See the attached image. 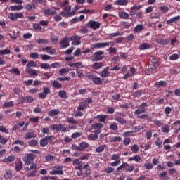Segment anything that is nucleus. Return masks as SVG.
Here are the masks:
<instances>
[{"mask_svg": "<svg viewBox=\"0 0 180 180\" xmlns=\"http://www.w3.org/2000/svg\"><path fill=\"white\" fill-rule=\"evenodd\" d=\"M160 11H162V12L163 13H167V12H168V11H169V8L167 6H160Z\"/></svg>", "mask_w": 180, "mask_h": 180, "instance_id": "53", "label": "nucleus"}, {"mask_svg": "<svg viewBox=\"0 0 180 180\" xmlns=\"http://www.w3.org/2000/svg\"><path fill=\"white\" fill-rule=\"evenodd\" d=\"M34 99L33 97L30 96H27L25 97V102L28 103H32V102H33Z\"/></svg>", "mask_w": 180, "mask_h": 180, "instance_id": "51", "label": "nucleus"}, {"mask_svg": "<svg viewBox=\"0 0 180 180\" xmlns=\"http://www.w3.org/2000/svg\"><path fill=\"white\" fill-rule=\"evenodd\" d=\"M57 41H58V37H51V42L53 44H56V43H57Z\"/></svg>", "mask_w": 180, "mask_h": 180, "instance_id": "61", "label": "nucleus"}, {"mask_svg": "<svg viewBox=\"0 0 180 180\" xmlns=\"http://www.w3.org/2000/svg\"><path fill=\"white\" fill-rule=\"evenodd\" d=\"M89 146V144H88V143L82 142L79 144V147H76L75 149L78 150L79 151H84V150H85V148H88Z\"/></svg>", "mask_w": 180, "mask_h": 180, "instance_id": "9", "label": "nucleus"}, {"mask_svg": "<svg viewBox=\"0 0 180 180\" xmlns=\"http://www.w3.org/2000/svg\"><path fill=\"white\" fill-rule=\"evenodd\" d=\"M107 117H108L107 115H98L96 117V119H98L99 122H105V120H106Z\"/></svg>", "mask_w": 180, "mask_h": 180, "instance_id": "41", "label": "nucleus"}, {"mask_svg": "<svg viewBox=\"0 0 180 180\" xmlns=\"http://www.w3.org/2000/svg\"><path fill=\"white\" fill-rule=\"evenodd\" d=\"M28 144L31 147H34V146H37V144H39V141H37V140L32 139L29 141Z\"/></svg>", "mask_w": 180, "mask_h": 180, "instance_id": "32", "label": "nucleus"}, {"mask_svg": "<svg viewBox=\"0 0 180 180\" xmlns=\"http://www.w3.org/2000/svg\"><path fill=\"white\" fill-rule=\"evenodd\" d=\"M41 57L44 61H46V60L51 59V56H49V55H46V54L41 55Z\"/></svg>", "mask_w": 180, "mask_h": 180, "instance_id": "57", "label": "nucleus"}, {"mask_svg": "<svg viewBox=\"0 0 180 180\" xmlns=\"http://www.w3.org/2000/svg\"><path fill=\"white\" fill-rule=\"evenodd\" d=\"M151 46L147 43H143L140 46V50H147V49H150Z\"/></svg>", "mask_w": 180, "mask_h": 180, "instance_id": "24", "label": "nucleus"}, {"mask_svg": "<svg viewBox=\"0 0 180 180\" xmlns=\"http://www.w3.org/2000/svg\"><path fill=\"white\" fill-rule=\"evenodd\" d=\"M89 139L90 140H96L98 139V135L97 134H90L89 135Z\"/></svg>", "mask_w": 180, "mask_h": 180, "instance_id": "64", "label": "nucleus"}, {"mask_svg": "<svg viewBox=\"0 0 180 180\" xmlns=\"http://www.w3.org/2000/svg\"><path fill=\"white\" fill-rule=\"evenodd\" d=\"M146 112V108H139L135 110V115H141V113H144Z\"/></svg>", "mask_w": 180, "mask_h": 180, "instance_id": "45", "label": "nucleus"}, {"mask_svg": "<svg viewBox=\"0 0 180 180\" xmlns=\"http://www.w3.org/2000/svg\"><path fill=\"white\" fill-rule=\"evenodd\" d=\"M22 168H23V163L22 162V161H20L19 163L16 164L15 169H16V171H20V169H22Z\"/></svg>", "mask_w": 180, "mask_h": 180, "instance_id": "37", "label": "nucleus"}, {"mask_svg": "<svg viewBox=\"0 0 180 180\" xmlns=\"http://www.w3.org/2000/svg\"><path fill=\"white\" fill-rule=\"evenodd\" d=\"M103 54H105V52L102 51L95 52L92 58V61H101V60H103Z\"/></svg>", "mask_w": 180, "mask_h": 180, "instance_id": "1", "label": "nucleus"}, {"mask_svg": "<svg viewBox=\"0 0 180 180\" xmlns=\"http://www.w3.org/2000/svg\"><path fill=\"white\" fill-rule=\"evenodd\" d=\"M49 116H51L52 117L54 116H57V115H60V110H52L49 112Z\"/></svg>", "mask_w": 180, "mask_h": 180, "instance_id": "18", "label": "nucleus"}, {"mask_svg": "<svg viewBox=\"0 0 180 180\" xmlns=\"http://www.w3.org/2000/svg\"><path fill=\"white\" fill-rule=\"evenodd\" d=\"M30 67H36V63L33 60L30 61L27 64V68H30Z\"/></svg>", "mask_w": 180, "mask_h": 180, "instance_id": "50", "label": "nucleus"}, {"mask_svg": "<svg viewBox=\"0 0 180 180\" xmlns=\"http://www.w3.org/2000/svg\"><path fill=\"white\" fill-rule=\"evenodd\" d=\"M43 51H46L48 54H56V49H52L50 46H46L42 49Z\"/></svg>", "mask_w": 180, "mask_h": 180, "instance_id": "14", "label": "nucleus"}, {"mask_svg": "<svg viewBox=\"0 0 180 180\" xmlns=\"http://www.w3.org/2000/svg\"><path fill=\"white\" fill-rule=\"evenodd\" d=\"M21 9H23V6L22 5L12 6L11 7V11H21Z\"/></svg>", "mask_w": 180, "mask_h": 180, "instance_id": "28", "label": "nucleus"}, {"mask_svg": "<svg viewBox=\"0 0 180 180\" xmlns=\"http://www.w3.org/2000/svg\"><path fill=\"white\" fill-rule=\"evenodd\" d=\"M156 43H158V44L165 45L168 44L169 43V41H168V39L159 38L156 39Z\"/></svg>", "mask_w": 180, "mask_h": 180, "instance_id": "13", "label": "nucleus"}, {"mask_svg": "<svg viewBox=\"0 0 180 180\" xmlns=\"http://www.w3.org/2000/svg\"><path fill=\"white\" fill-rule=\"evenodd\" d=\"M36 43H37L38 44H47L49 43V41L47 39H39L36 41Z\"/></svg>", "mask_w": 180, "mask_h": 180, "instance_id": "31", "label": "nucleus"}, {"mask_svg": "<svg viewBox=\"0 0 180 180\" xmlns=\"http://www.w3.org/2000/svg\"><path fill=\"white\" fill-rule=\"evenodd\" d=\"M110 72H109V67L105 68L102 72H101V77H109Z\"/></svg>", "mask_w": 180, "mask_h": 180, "instance_id": "12", "label": "nucleus"}, {"mask_svg": "<svg viewBox=\"0 0 180 180\" xmlns=\"http://www.w3.org/2000/svg\"><path fill=\"white\" fill-rule=\"evenodd\" d=\"M50 92V88L44 87L43 88V91L39 94V97L41 98V99H46Z\"/></svg>", "mask_w": 180, "mask_h": 180, "instance_id": "4", "label": "nucleus"}, {"mask_svg": "<svg viewBox=\"0 0 180 180\" xmlns=\"http://www.w3.org/2000/svg\"><path fill=\"white\" fill-rule=\"evenodd\" d=\"M169 126L165 125V127H162V131L163 133H169Z\"/></svg>", "mask_w": 180, "mask_h": 180, "instance_id": "59", "label": "nucleus"}, {"mask_svg": "<svg viewBox=\"0 0 180 180\" xmlns=\"http://www.w3.org/2000/svg\"><path fill=\"white\" fill-rule=\"evenodd\" d=\"M139 146L138 145H134L131 147V151H133V153H137L139 151Z\"/></svg>", "mask_w": 180, "mask_h": 180, "instance_id": "60", "label": "nucleus"}, {"mask_svg": "<svg viewBox=\"0 0 180 180\" xmlns=\"http://www.w3.org/2000/svg\"><path fill=\"white\" fill-rule=\"evenodd\" d=\"M158 70H157V66H155V65H153L152 66H150L148 68V72H157Z\"/></svg>", "mask_w": 180, "mask_h": 180, "instance_id": "25", "label": "nucleus"}, {"mask_svg": "<svg viewBox=\"0 0 180 180\" xmlns=\"http://www.w3.org/2000/svg\"><path fill=\"white\" fill-rule=\"evenodd\" d=\"M60 63L58 62H56V63H52L51 64V68H57L58 67H60Z\"/></svg>", "mask_w": 180, "mask_h": 180, "instance_id": "63", "label": "nucleus"}, {"mask_svg": "<svg viewBox=\"0 0 180 180\" xmlns=\"http://www.w3.org/2000/svg\"><path fill=\"white\" fill-rule=\"evenodd\" d=\"M51 175H63L64 172L63 170H53L50 172Z\"/></svg>", "mask_w": 180, "mask_h": 180, "instance_id": "22", "label": "nucleus"}, {"mask_svg": "<svg viewBox=\"0 0 180 180\" xmlns=\"http://www.w3.org/2000/svg\"><path fill=\"white\" fill-rule=\"evenodd\" d=\"M153 131L149 130L146 131V137L147 138L148 140H150L151 139V136H153Z\"/></svg>", "mask_w": 180, "mask_h": 180, "instance_id": "55", "label": "nucleus"}, {"mask_svg": "<svg viewBox=\"0 0 180 180\" xmlns=\"http://www.w3.org/2000/svg\"><path fill=\"white\" fill-rule=\"evenodd\" d=\"M73 165H77L75 167V169H79V171H82V166L84 165V162L79 159H76L73 160Z\"/></svg>", "mask_w": 180, "mask_h": 180, "instance_id": "6", "label": "nucleus"}, {"mask_svg": "<svg viewBox=\"0 0 180 180\" xmlns=\"http://www.w3.org/2000/svg\"><path fill=\"white\" fill-rule=\"evenodd\" d=\"M44 13L45 15H56L57 14V12L56 11H52L51 9L50 8H48V9H45L44 10Z\"/></svg>", "mask_w": 180, "mask_h": 180, "instance_id": "16", "label": "nucleus"}, {"mask_svg": "<svg viewBox=\"0 0 180 180\" xmlns=\"http://www.w3.org/2000/svg\"><path fill=\"white\" fill-rule=\"evenodd\" d=\"M155 86H157L158 88H161V86H167V82H164V81H160L158 82L155 84Z\"/></svg>", "mask_w": 180, "mask_h": 180, "instance_id": "26", "label": "nucleus"}, {"mask_svg": "<svg viewBox=\"0 0 180 180\" xmlns=\"http://www.w3.org/2000/svg\"><path fill=\"white\" fill-rule=\"evenodd\" d=\"M16 144H19L20 146H25V141H22V140H15L13 143V145L15 146Z\"/></svg>", "mask_w": 180, "mask_h": 180, "instance_id": "43", "label": "nucleus"}, {"mask_svg": "<svg viewBox=\"0 0 180 180\" xmlns=\"http://www.w3.org/2000/svg\"><path fill=\"white\" fill-rule=\"evenodd\" d=\"M180 17L176 16L171 18L170 20L167 21V25H171V23H174V22H176V20H179Z\"/></svg>", "mask_w": 180, "mask_h": 180, "instance_id": "29", "label": "nucleus"}, {"mask_svg": "<svg viewBox=\"0 0 180 180\" xmlns=\"http://www.w3.org/2000/svg\"><path fill=\"white\" fill-rule=\"evenodd\" d=\"M116 5H127L129 4V1L127 0H117L115 2Z\"/></svg>", "mask_w": 180, "mask_h": 180, "instance_id": "27", "label": "nucleus"}, {"mask_svg": "<svg viewBox=\"0 0 180 180\" xmlns=\"http://www.w3.org/2000/svg\"><path fill=\"white\" fill-rule=\"evenodd\" d=\"M68 123H72V124H78V122L75 120L74 118H68Z\"/></svg>", "mask_w": 180, "mask_h": 180, "instance_id": "52", "label": "nucleus"}, {"mask_svg": "<svg viewBox=\"0 0 180 180\" xmlns=\"http://www.w3.org/2000/svg\"><path fill=\"white\" fill-rule=\"evenodd\" d=\"M70 40L72 41V44L73 46H79L81 44V37L79 36H72L70 37Z\"/></svg>", "mask_w": 180, "mask_h": 180, "instance_id": "5", "label": "nucleus"}, {"mask_svg": "<svg viewBox=\"0 0 180 180\" xmlns=\"http://www.w3.org/2000/svg\"><path fill=\"white\" fill-rule=\"evenodd\" d=\"M12 74H15V75H20V71L16 68H13L11 70Z\"/></svg>", "mask_w": 180, "mask_h": 180, "instance_id": "49", "label": "nucleus"}, {"mask_svg": "<svg viewBox=\"0 0 180 180\" xmlns=\"http://www.w3.org/2000/svg\"><path fill=\"white\" fill-rule=\"evenodd\" d=\"M60 46L62 49H65L70 46V43L68 42V39L67 37L61 39Z\"/></svg>", "mask_w": 180, "mask_h": 180, "instance_id": "10", "label": "nucleus"}, {"mask_svg": "<svg viewBox=\"0 0 180 180\" xmlns=\"http://www.w3.org/2000/svg\"><path fill=\"white\" fill-rule=\"evenodd\" d=\"M110 44H112V43H97L93 44V49H101L102 47H106V46H109Z\"/></svg>", "mask_w": 180, "mask_h": 180, "instance_id": "8", "label": "nucleus"}, {"mask_svg": "<svg viewBox=\"0 0 180 180\" xmlns=\"http://www.w3.org/2000/svg\"><path fill=\"white\" fill-rule=\"evenodd\" d=\"M13 161H15V156L13 155L8 156V158L5 160V162H13Z\"/></svg>", "mask_w": 180, "mask_h": 180, "instance_id": "39", "label": "nucleus"}, {"mask_svg": "<svg viewBox=\"0 0 180 180\" xmlns=\"http://www.w3.org/2000/svg\"><path fill=\"white\" fill-rule=\"evenodd\" d=\"M119 16L121 19H129V15L126 12L119 13Z\"/></svg>", "mask_w": 180, "mask_h": 180, "instance_id": "30", "label": "nucleus"}, {"mask_svg": "<svg viewBox=\"0 0 180 180\" xmlns=\"http://www.w3.org/2000/svg\"><path fill=\"white\" fill-rule=\"evenodd\" d=\"M46 161L50 162V161H54L56 160V157L51 155H47L45 156Z\"/></svg>", "mask_w": 180, "mask_h": 180, "instance_id": "35", "label": "nucleus"}, {"mask_svg": "<svg viewBox=\"0 0 180 180\" xmlns=\"http://www.w3.org/2000/svg\"><path fill=\"white\" fill-rule=\"evenodd\" d=\"M88 25L91 29L94 30L101 27V23L98 21H90Z\"/></svg>", "mask_w": 180, "mask_h": 180, "instance_id": "7", "label": "nucleus"}, {"mask_svg": "<svg viewBox=\"0 0 180 180\" xmlns=\"http://www.w3.org/2000/svg\"><path fill=\"white\" fill-rule=\"evenodd\" d=\"M5 54H11V50H0V56H4Z\"/></svg>", "mask_w": 180, "mask_h": 180, "instance_id": "47", "label": "nucleus"}, {"mask_svg": "<svg viewBox=\"0 0 180 180\" xmlns=\"http://www.w3.org/2000/svg\"><path fill=\"white\" fill-rule=\"evenodd\" d=\"M105 147H106V145H103L102 146L98 147L96 149V153H102L103 151L105 150Z\"/></svg>", "mask_w": 180, "mask_h": 180, "instance_id": "42", "label": "nucleus"}, {"mask_svg": "<svg viewBox=\"0 0 180 180\" xmlns=\"http://www.w3.org/2000/svg\"><path fill=\"white\" fill-rule=\"evenodd\" d=\"M141 30H144V25H138L134 28V32H141Z\"/></svg>", "mask_w": 180, "mask_h": 180, "instance_id": "33", "label": "nucleus"}, {"mask_svg": "<svg viewBox=\"0 0 180 180\" xmlns=\"http://www.w3.org/2000/svg\"><path fill=\"white\" fill-rule=\"evenodd\" d=\"M51 129L53 130H57V131H60V130H63V124H54L51 127Z\"/></svg>", "mask_w": 180, "mask_h": 180, "instance_id": "20", "label": "nucleus"}, {"mask_svg": "<svg viewBox=\"0 0 180 180\" xmlns=\"http://www.w3.org/2000/svg\"><path fill=\"white\" fill-rule=\"evenodd\" d=\"M115 120L117 122H118L119 123H121V124H126V120H124V119L122 118V117H117L115 118Z\"/></svg>", "mask_w": 180, "mask_h": 180, "instance_id": "54", "label": "nucleus"}, {"mask_svg": "<svg viewBox=\"0 0 180 180\" xmlns=\"http://www.w3.org/2000/svg\"><path fill=\"white\" fill-rule=\"evenodd\" d=\"M91 127L93 129H101L103 127V124H102L101 123H96L91 125Z\"/></svg>", "mask_w": 180, "mask_h": 180, "instance_id": "34", "label": "nucleus"}, {"mask_svg": "<svg viewBox=\"0 0 180 180\" xmlns=\"http://www.w3.org/2000/svg\"><path fill=\"white\" fill-rule=\"evenodd\" d=\"M102 67H103V63H95L94 64H93L92 68L94 70H99L100 68H102Z\"/></svg>", "mask_w": 180, "mask_h": 180, "instance_id": "19", "label": "nucleus"}, {"mask_svg": "<svg viewBox=\"0 0 180 180\" xmlns=\"http://www.w3.org/2000/svg\"><path fill=\"white\" fill-rule=\"evenodd\" d=\"M34 138H36V134H34V131H28L25 135V140H29L30 139H34Z\"/></svg>", "mask_w": 180, "mask_h": 180, "instance_id": "11", "label": "nucleus"}, {"mask_svg": "<svg viewBox=\"0 0 180 180\" xmlns=\"http://www.w3.org/2000/svg\"><path fill=\"white\" fill-rule=\"evenodd\" d=\"M12 176H13V175L12 174V172H7L5 174H4V178L6 179H11V178H12Z\"/></svg>", "mask_w": 180, "mask_h": 180, "instance_id": "46", "label": "nucleus"}, {"mask_svg": "<svg viewBox=\"0 0 180 180\" xmlns=\"http://www.w3.org/2000/svg\"><path fill=\"white\" fill-rule=\"evenodd\" d=\"M93 82H94L96 85H101L102 84V79L94 76V78L93 79Z\"/></svg>", "mask_w": 180, "mask_h": 180, "instance_id": "23", "label": "nucleus"}, {"mask_svg": "<svg viewBox=\"0 0 180 180\" xmlns=\"http://www.w3.org/2000/svg\"><path fill=\"white\" fill-rule=\"evenodd\" d=\"M58 95L60 98H63L64 99H67L68 96H67V92L64 90H61L58 92Z\"/></svg>", "mask_w": 180, "mask_h": 180, "instance_id": "21", "label": "nucleus"}, {"mask_svg": "<svg viewBox=\"0 0 180 180\" xmlns=\"http://www.w3.org/2000/svg\"><path fill=\"white\" fill-rule=\"evenodd\" d=\"M27 11H32V9H36V6L34 4L32 3V4H27L26 6Z\"/></svg>", "mask_w": 180, "mask_h": 180, "instance_id": "38", "label": "nucleus"}, {"mask_svg": "<svg viewBox=\"0 0 180 180\" xmlns=\"http://www.w3.org/2000/svg\"><path fill=\"white\" fill-rule=\"evenodd\" d=\"M13 101H10V102H6L4 104V108H11L12 106H13Z\"/></svg>", "mask_w": 180, "mask_h": 180, "instance_id": "58", "label": "nucleus"}, {"mask_svg": "<svg viewBox=\"0 0 180 180\" xmlns=\"http://www.w3.org/2000/svg\"><path fill=\"white\" fill-rule=\"evenodd\" d=\"M34 160V156L33 153H28L26 158H24L23 160L25 161V165H30L32 164Z\"/></svg>", "mask_w": 180, "mask_h": 180, "instance_id": "2", "label": "nucleus"}, {"mask_svg": "<svg viewBox=\"0 0 180 180\" xmlns=\"http://www.w3.org/2000/svg\"><path fill=\"white\" fill-rule=\"evenodd\" d=\"M53 86L54 88H56L57 89L62 88L63 85L60 84L58 81L55 80L53 81Z\"/></svg>", "mask_w": 180, "mask_h": 180, "instance_id": "44", "label": "nucleus"}, {"mask_svg": "<svg viewBox=\"0 0 180 180\" xmlns=\"http://www.w3.org/2000/svg\"><path fill=\"white\" fill-rule=\"evenodd\" d=\"M69 67H77V68H84V65H82V63L77 62L75 63H69Z\"/></svg>", "mask_w": 180, "mask_h": 180, "instance_id": "15", "label": "nucleus"}, {"mask_svg": "<svg viewBox=\"0 0 180 180\" xmlns=\"http://www.w3.org/2000/svg\"><path fill=\"white\" fill-rule=\"evenodd\" d=\"M53 139V136H47L40 141L41 147H46L49 144V141Z\"/></svg>", "mask_w": 180, "mask_h": 180, "instance_id": "3", "label": "nucleus"}, {"mask_svg": "<svg viewBox=\"0 0 180 180\" xmlns=\"http://www.w3.org/2000/svg\"><path fill=\"white\" fill-rule=\"evenodd\" d=\"M15 20H18V18H23V13H15Z\"/></svg>", "mask_w": 180, "mask_h": 180, "instance_id": "62", "label": "nucleus"}, {"mask_svg": "<svg viewBox=\"0 0 180 180\" xmlns=\"http://www.w3.org/2000/svg\"><path fill=\"white\" fill-rule=\"evenodd\" d=\"M178 58H179V55L178 54H173L169 57V60H172V61L178 60Z\"/></svg>", "mask_w": 180, "mask_h": 180, "instance_id": "56", "label": "nucleus"}, {"mask_svg": "<svg viewBox=\"0 0 180 180\" xmlns=\"http://www.w3.org/2000/svg\"><path fill=\"white\" fill-rule=\"evenodd\" d=\"M143 94V91L141 90H138L137 91H135L133 95L134 96H135L136 98H139V96H141Z\"/></svg>", "mask_w": 180, "mask_h": 180, "instance_id": "48", "label": "nucleus"}, {"mask_svg": "<svg viewBox=\"0 0 180 180\" xmlns=\"http://www.w3.org/2000/svg\"><path fill=\"white\" fill-rule=\"evenodd\" d=\"M40 67L44 70H50V68H51V65H49V63H41L40 65Z\"/></svg>", "mask_w": 180, "mask_h": 180, "instance_id": "36", "label": "nucleus"}, {"mask_svg": "<svg viewBox=\"0 0 180 180\" xmlns=\"http://www.w3.org/2000/svg\"><path fill=\"white\" fill-rule=\"evenodd\" d=\"M133 160L138 162L139 161H140L141 160V158L139 155H135V156H134L132 158H129V161H133Z\"/></svg>", "mask_w": 180, "mask_h": 180, "instance_id": "40", "label": "nucleus"}, {"mask_svg": "<svg viewBox=\"0 0 180 180\" xmlns=\"http://www.w3.org/2000/svg\"><path fill=\"white\" fill-rule=\"evenodd\" d=\"M26 72H28L30 75H32L33 77H37V71L34 69L31 68H27Z\"/></svg>", "mask_w": 180, "mask_h": 180, "instance_id": "17", "label": "nucleus"}]
</instances>
